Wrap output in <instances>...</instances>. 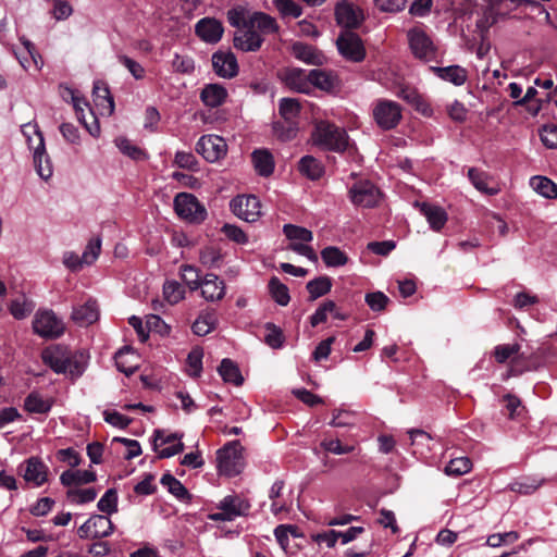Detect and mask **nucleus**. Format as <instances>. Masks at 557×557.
I'll return each mask as SVG.
<instances>
[{"label": "nucleus", "instance_id": "2", "mask_svg": "<svg viewBox=\"0 0 557 557\" xmlns=\"http://www.w3.org/2000/svg\"><path fill=\"white\" fill-rule=\"evenodd\" d=\"M312 141L322 150L343 153L348 148L349 136L345 128L329 121H320L312 132Z\"/></svg>", "mask_w": 557, "mask_h": 557}, {"label": "nucleus", "instance_id": "1", "mask_svg": "<svg viewBox=\"0 0 557 557\" xmlns=\"http://www.w3.org/2000/svg\"><path fill=\"white\" fill-rule=\"evenodd\" d=\"M277 30L278 25L274 17L264 12H253L248 16V26L235 32L233 45L243 52H256L264 41L263 35Z\"/></svg>", "mask_w": 557, "mask_h": 557}, {"label": "nucleus", "instance_id": "46", "mask_svg": "<svg viewBox=\"0 0 557 557\" xmlns=\"http://www.w3.org/2000/svg\"><path fill=\"white\" fill-rule=\"evenodd\" d=\"M273 132L282 141L292 140L298 133L297 121H275L273 123Z\"/></svg>", "mask_w": 557, "mask_h": 557}, {"label": "nucleus", "instance_id": "28", "mask_svg": "<svg viewBox=\"0 0 557 557\" xmlns=\"http://www.w3.org/2000/svg\"><path fill=\"white\" fill-rule=\"evenodd\" d=\"M99 318L97 301L89 299L85 304L73 308L72 319L79 325H90Z\"/></svg>", "mask_w": 557, "mask_h": 557}, {"label": "nucleus", "instance_id": "9", "mask_svg": "<svg viewBox=\"0 0 557 557\" xmlns=\"http://www.w3.org/2000/svg\"><path fill=\"white\" fill-rule=\"evenodd\" d=\"M339 54L347 61L359 63L366 58V48L360 36L351 30H343L336 39Z\"/></svg>", "mask_w": 557, "mask_h": 557}, {"label": "nucleus", "instance_id": "26", "mask_svg": "<svg viewBox=\"0 0 557 557\" xmlns=\"http://www.w3.org/2000/svg\"><path fill=\"white\" fill-rule=\"evenodd\" d=\"M545 483V478L539 475H522L510 482L507 488L521 495H532Z\"/></svg>", "mask_w": 557, "mask_h": 557}, {"label": "nucleus", "instance_id": "8", "mask_svg": "<svg viewBox=\"0 0 557 557\" xmlns=\"http://www.w3.org/2000/svg\"><path fill=\"white\" fill-rule=\"evenodd\" d=\"M372 115L376 125L381 129L391 131L394 129L401 121V107L396 101L380 99L373 107Z\"/></svg>", "mask_w": 557, "mask_h": 557}, {"label": "nucleus", "instance_id": "10", "mask_svg": "<svg viewBox=\"0 0 557 557\" xmlns=\"http://www.w3.org/2000/svg\"><path fill=\"white\" fill-rule=\"evenodd\" d=\"M232 212L239 219L253 223L261 215V202L255 195H240L234 197L230 202Z\"/></svg>", "mask_w": 557, "mask_h": 557}, {"label": "nucleus", "instance_id": "40", "mask_svg": "<svg viewBox=\"0 0 557 557\" xmlns=\"http://www.w3.org/2000/svg\"><path fill=\"white\" fill-rule=\"evenodd\" d=\"M116 147L119 150L129 159L134 161H146L149 159V154L146 150L137 145H134L128 138L120 137L115 139Z\"/></svg>", "mask_w": 557, "mask_h": 557}, {"label": "nucleus", "instance_id": "21", "mask_svg": "<svg viewBox=\"0 0 557 557\" xmlns=\"http://www.w3.org/2000/svg\"><path fill=\"white\" fill-rule=\"evenodd\" d=\"M437 78L450 83L454 86H462L468 79V71L461 65L430 66L429 69Z\"/></svg>", "mask_w": 557, "mask_h": 557}, {"label": "nucleus", "instance_id": "17", "mask_svg": "<svg viewBox=\"0 0 557 557\" xmlns=\"http://www.w3.org/2000/svg\"><path fill=\"white\" fill-rule=\"evenodd\" d=\"M224 33V27L221 21L214 17H202L195 25V34L203 42L214 45L218 44Z\"/></svg>", "mask_w": 557, "mask_h": 557}, {"label": "nucleus", "instance_id": "60", "mask_svg": "<svg viewBox=\"0 0 557 557\" xmlns=\"http://www.w3.org/2000/svg\"><path fill=\"white\" fill-rule=\"evenodd\" d=\"M221 232L225 235V237L238 245H246L248 243L247 234L237 225L225 223Z\"/></svg>", "mask_w": 557, "mask_h": 557}, {"label": "nucleus", "instance_id": "39", "mask_svg": "<svg viewBox=\"0 0 557 557\" xmlns=\"http://www.w3.org/2000/svg\"><path fill=\"white\" fill-rule=\"evenodd\" d=\"M530 184L533 189L546 199L557 198V184L550 178L542 175L531 177Z\"/></svg>", "mask_w": 557, "mask_h": 557}, {"label": "nucleus", "instance_id": "36", "mask_svg": "<svg viewBox=\"0 0 557 557\" xmlns=\"http://www.w3.org/2000/svg\"><path fill=\"white\" fill-rule=\"evenodd\" d=\"M88 521L92 529V539L108 537L114 532V524L108 516L91 515Z\"/></svg>", "mask_w": 557, "mask_h": 557}, {"label": "nucleus", "instance_id": "30", "mask_svg": "<svg viewBox=\"0 0 557 557\" xmlns=\"http://www.w3.org/2000/svg\"><path fill=\"white\" fill-rule=\"evenodd\" d=\"M53 406V399H45L39 392H30L24 399L23 408L28 413L47 414Z\"/></svg>", "mask_w": 557, "mask_h": 557}, {"label": "nucleus", "instance_id": "51", "mask_svg": "<svg viewBox=\"0 0 557 557\" xmlns=\"http://www.w3.org/2000/svg\"><path fill=\"white\" fill-rule=\"evenodd\" d=\"M182 280L189 287L190 290H197L201 286L202 278L200 271L190 264H183L181 267Z\"/></svg>", "mask_w": 557, "mask_h": 557}, {"label": "nucleus", "instance_id": "13", "mask_svg": "<svg viewBox=\"0 0 557 557\" xmlns=\"http://www.w3.org/2000/svg\"><path fill=\"white\" fill-rule=\"evenodd\" d=\"M278 77L292 91L310 94L309 72L299 67H286L278 74Z\"/></svg>", "mask_w": 557, "mask_h": 557}, {"label": "nucleus", "instance_id": "14", "mask_svg": "<svg viewBox=\"0 0 557 557\" xmlns=\"http://www.w3.org/2000/svg\"><path fill=\"white\" fill-rule=\"evenodd\" d=\"M212 67L214 73L222 78L231 79L238 74V62L232 51H215L212 57Z\"/></svg>", "mask_w": 557, "mask_h": 557}, {"label": "nucleus", "instance_id": "58", "mask_svg": "<svg viewBox=\"0 0 557 557\" xmlns=\"http://www.w3.org/2000/svg\"><path fill=\"white\" fill-rule=\"evenodd\" d=\"M101 251V238L95 237L91 238L87 246L85 247L83 255L81 256L83 259V262L86 265L92 264L99 257Z\"/></svg>", "mask_w": 557, "mask_h": 557}, {"label": "nucleus", "instance_id": "20", "mask_svg": "<svg viewBox=\"0 0 557 557\" xmlns=\"http://www.w3.org/2000/svg\"><path fill=\"white\" fill-rule=\"evenodd\" d=\"M310 89L318 88L325 92H334L341 87L338 75L333 71L313 69L309 71Z\"/></svg>", "mask_w": 557, "mask_h": 557}, {"label": "nucleus", "instance_id": "37", "mask_svg": "<svg viewBox=\"0 0 557 557\" xmlns=\"http://www.w3.org/2000/svg\"><path fill=\"white\" fill-rule=\"evenodd\" d=\"M468 178L474 188L482 194L494 196L499 193V188L488 186L487 181L490 175L484 171H481L476 168H470L468 170Z\"/></svg>", "mask_w": 557, "mask_h": 557}, {"label": "nucleus", "instance_id": "61", "mask_svg": "<svg viewBox=\"0 0 557 557\" xmlns=\"http://www.w3.org/2000/svg\"><path fill=\"white\" fill-rule=\"evenodd\" d=\"M163 296L171 305H175L184 298V292L178 282L166 281L163 285Z\"/></svg>", "mask_w": 557, "mask_h": 557}, {"label": "nucleus", "instance_id": "23", "mask_svg": "<svg viewBox=\"0 0 557 557\" xmlns=\"http://www.w3.org/2000/svg\"><path fill=\"white\" fill-rule=\"evenodd\" d=\"M23 478L35 486H41L48 480V467L38 457H30L26 461Z\"/></svg>", "mask_w": 557, "mask_h": 557}, {"label": "nucleus", "instance_id": "54", "mask_svg": "<svg viewBox=\"0 0 557 557\" xmlns=\"http://www.w3.org/2000/svg\"><path fill=\"white\" fill-rule=\"evenodd\" d=\"M131 352H133L132 348L128 346H124L121 349H119L114 355L116 369L120 372L124 373L126 376L133 375L137 370L136 364H128L127 361L125 360L126 355Z\"/></svg>", "mask_w": 557, "mask_h": 557}, {"label": "nucleus", "instance_id": "64", "mask_svg": "<svg viewBox=\"0 0 557 557\" xmlns=\"http://www.w3.org/2000/svg\"><path fill=\"white\" fill-rule=\"evenodd\" d=\"M543 145L548 149L557 148V125L546 124L540 131Z\"/></svg>", "mask_w": 557, "mask_h": 557}, {"label": "nucleus", "instance_id": "49", "mask_svg": "<svg viewBox=\"0 0 557 557\" xmlns=\"http://www.w3.org/2000/svg\"><path fill=\"white\" fill-rule=\"evenodd\" d=\"M300 109V103L294 98H282L278 102L280 115L286 121H296Z\"/></svg>", "mask_w": 557, "mask_h": 557}, {"label": "nucleus", "instance_id": "15", "mask_svg": "<svg viewBox=\"0 0 557 557\" xmlns=\"http://www.w3.org/2000/svg\"><path fill=\"white\" fill-rule=\"evenodd\" d=\"M42 362L57 374H66L70 363V351L66 347L57 345L41 352Z\"/></svg>", "mask_w": 557, "mask_h": 557}, {"label": "nucleus", "instance_id": "25", "mask_svg": "<svg viewBox=\"0 0 557 557\" xmlns=\"http://www.w3.org/2000/svg\"><path fill=\"white\" fill-rule=\"evenodd\" d=\"M228 96L226 88L218 83L206 84L200 91V100L206 107L218 108Z\"/></svg>", "mask_w": 557, "mask_h": 557}, {"label": "nucleus", "instance_id": "43", "mask_svg": "<svg viewBox=\"0 0 557 557\" xmlns=\"http://www.w3.org/2000/svg\"><path fill=\"white\" fill-rule=\"evenodd\" d=\"M268 289L273 300L280 306H287L290 296L288 287L278 277L272 276L268 283Z\"/></svg>", "mask_w": 557, "mask_h": 557}, {"label": "nucleus", "instance_id": "16", "mask_svg": "<svg viewBox=\"0 0 557 557\" xmlns=\"http://www.w3.org/2000/svg\"><path fill=\"white\" fill-rule=\"evenodd\" d=\"M34 133L37 135L38 144L34 147V165L38 173V175L47 181L49 180L53 174V168L51 160L46 151L45 146V138L40 129L37 127V125L34 126Z\"/></svg>", "mask_w": 557, "mask_h": 557}, {"label": "nucleus", "instance_id": "6", "mask_svg": "<svg viewBox=\"0 0 557 557\" xmlns=\"http://www.w3.org/2000/svg\"><path fill=\"white\" fill-rule=\"evenodd\" d=\"M184 434L174 432L166 434L163 429H156L152 434L151 445L152 449L157 451L159 459L171 458L181 454L185 446L182 442Z\"/></svg>", "mask_w": 557, "mask_h": 557}, {"label": "nucleus", "instance_id": "41", "mask_svg": "<svg viewBox=\"0 0 557 557\" xmlns=\"http://www.w3.org/2000/svg\"><path fill=\"white\" fill-rule=\"evenodd\" d=\"M218 319L214 311L202 312L191 325V331L197 336H205L215 329Z\"/></svg>", "mask_w": 557, "mask_h": 557}, {"label": "nucleus", "instance_id": "19", "mask_svg": "<svg viewBox=\"0 0 557 557\" xmlns=\"http://www.w3.org/2000/svg\"><path fill=\"white\" fill-rule=\"evenodd\" d=\"M216 508L219 510L226 511L231 520L234 521L237 517L248 516L251 504L242 495L230 494L220 500Z\"/></svg>", "mask_w": 557, "mask_h": 557}, {"label": "nucleus", "instance_id": "3", "mask_svg": "<svg viewBox=\"0 0 557 557\" xmlns=\"http://www.w3.org/2000/svg\"><path fill=\"white\" fill-rule=\"evenodd\" d=\"M244 468L243 446L238 440L226 443L216 451V469L228 478L238 475Z\"/></svg>", "mask_w": 557, "mask_h": 557}, {"label": "nucleus", "instance_id": "42", "mask_svg": "<svg viewBox=\"0 0 557 557\" xmlns=\"http://www.w3.org/2000/svg\"><path fill=\"white\" fill-rule=\"evenodd\" d=\"M92 95L97 106L104 107L106 102V107L109 110V113L111 114L114 111V99L106 82L96 81L92 87Z\"/></svg>", "mask_w": 557, "mask_h": 557}, {"label": "nucleus", "instance_id": "44", "mask_svg": "<svg viewBox=\"0 0 557 557\" xmlns=\"http://www.w3.org/2000/svg\"><path fill=\"white\" fill-rule=\"evenodd\" d=\"M321 258L326 267H343L348 262L347 255L336 246H327L321 250Z\"/></svg>", "mask_w": 557, "mask_h": 557}, {"label": "nucleus", "instance_id": "12", "mask_svg": "<svg viewBox=\"0 0 557 557\" xmlns=\"http://www.w3.org/2000/svg\"><path fill=\"white\" fill-rule=\"evenodd\" d=\"M379 197V188L368 180L355 183L349 189V198L355 206L373 208L377 205Z\"/></svg>", "mask_w": 557, "mask_h": 557}, {"label": "nucleus", "instance_id": "7", "mask_svg": "<svg viewBox=\"0 0 557 557\" xmlns=\"http://www.w3.org/2000/svg\"><path fill=\"white\" fill-rule=\"evenodd\" d=\"M407 39L410 51L416 59L423 62H430L436 58L437 47L422 28H410L407 32Z\"/></svg>", "mask_w": 557, "mask_h": 557}, {"label": "nucleus", "instance_id": "29", "mask_svg": "<svg viewBox=\"0 0 557 557\" xmlns=\"http://www.w3.org/2000/svg\"><path fill=\"white\" fill-rule=\"evenodd\" d=\"M252 163L256 172L263 177L273 174L275 163L272 153L268 149H256L251 153Z\"/></svg>", "mask_w": 557, "mask_h": 557}, {"label": "nucleus", "instance_id": "11", "mask_svg": "<svg viewBox=\"0 0 557 557\" xmlns=\"http://www.w3.org/2000/svg\"><path fill=\"white\" fill-rule=\"evenodd\" d=\"M195 149L206 161L213 163L226 156L227 145L223 137L209 134L198 139Z\"/></svg>", "mask_w": 557, "mask_h": 557}, {"label": "nucleus", "instance_id": "18", "mask_svg": "<svg viewBox=\"0 0 557 557\" xmlns=\"http://www.w3.org/2000/svg\"><path fill=\"white\" fill-rule=\"evenodd\" d=\"M335 18L341 27L345 28V30H350L361 25L363 14L359 9L355 8L354 4L342 2L338 3L335 9Z\"/></svg>", "mask_w": 557, "mask_h": 557}, {"label": "nucleus", "instance_id": "48", "mask_svg": "<svg viewBox=\"0 0 557 557\" xmlns=\"http://www.w3.org/2000/svg\"><path fill=\"white\" fill-rule=\"evenodd\" d=\"M264 329L267 331L264 343L273 349L282 348L285 342L282 329L272 322H267Z\"/></svg>", "mask_w": 557, "mask_h": 557}, {"label": "nucleus", "instance_id": "57", "mask_svg": "<svg viewBox=\"0 0 557 557\" xmlns=\"http://www.w3.org/2000/svg\"><path fill=\"white\" fill-rule=\"evenodd\" d=\"M9 309L14 319L23 320L33 311V304L25 298H17L11 301Z\"/></svg>", "mask_w": 557, "mask_h": 557}, {"label": "nucleus", "instance_id": "63", "mask_svg": "<svg viewBox=\"0 0 557 557\" xmlns=\"http://www.w3.org/2000/svg\"><path fill=\"white\" fill-rule=\"evenodd\" d=\"M364 301L372 311L380 312L386 308L389 298L382 292H372L366 294Z\"/></svg>", "mask_w": 557, "mask_h": 557}, {"label": "nucleus", "instance_id": "59", "mask_svg": "<svg viewBox=\"0 0 557 557\" xmlns=\"http://www.w3.org/2000/svg\"><path fill=\"white\" fill-rule=\"evenodd\" d=\"M289 534H292L295 537L298 536L297 527L292 524H280L274 529V536L280 546L284 550H287L289 543Z\"/></svg>", "mask_w": 557, "mask_h": 557}, {"label": "nucleus", "instance_id": "32", "mask_svg": "<svg viewBox=\"0 0 557 557\" xmlns=\"http://www.w3.org/2000/svg\"><path fill=\"white\" fill-rule=\"evenodd\" d=\"M420 210L426 218L430 227L435 232L441 231L447 222V213L442 207L422 203Z\"/></svg>", "mask_w": 557, "mask_h": 557}, {"label": "nucleus", "instance_id": "55", "mask_svg": "<svg viewBox=\"0 0 557 557\" xmlns=\"http://www.w3.org/2000/svg\"><path fill=\"white\" fill-rule=\"evenodd\" d=\"M274 5L282 17L297 18L302 14V8L294 0H274Z\"/></svg>", "mask_w": 557, "mask_h": 557}, {"label": "nucleus", "instance_id": "56", "mask_svg": "<svg viewBox=\"0 0 557 557\" xmlns=\"http://www.w3.org/2000/svg\"><path fill=\"white\" fill-rule=\"evenodd\" d=\"M203 350L200 347L193 348L186 358V363L190 368L189 375L199 377L202 372Z\"/></svg>", "mask_w": 557, "mask_h": 557}, {"label": "nucleus", "instance_id": "33", "mask_svg": "<svg viewBox=\"0 0 557 557\" xmlns=\"http://www.w3.org/2000/svg\"><path fill=\"white\" fill-rule=\"evenodd\" d=\"M398 97L405 100L416 111L423 114L424 116H430L433 112L431 106L416 89L401 88L400 91L398 92Z\"/></svg>", "mask_w": 557, "mask_h": 557}, {"label": "nucleus", "instance_id": "27", "mask_svg": "<svg viewBox=\"0 0 557 557\" xmlns=\"http://www.w3.org/2000/svg\"><path fill=\"white\" fill-rule=\"evenodd\" d=\"M297 170L302 176L310 181H318L325 173L323 163L311 154H306L300 158Z\"/></svg>", "mask_w": 557, "mask_h": 557}, {"label": "nucleus", "instance_id": "45", "mask_svg": "<svg viewBox=\"0 0 557 557\" xmlns=\"http://www.w3.org/2000/svg\"><path fill=\"white\" fill-rule=\"evenodd\" d=\"M119 496L116 488L112 487L104 492L101 498L98 500L97 508L104 516L110 517L117 512Z\"/></svg>", "mask_w": 557, "mask_h": 557}, {"label": "nucleus", "instance_id": "24", "mask_svg": "<svg viewBox=\"0 0 557 557\" xmlns=\"http://www.w3.org/2000/svg\"><path fill=\"white\" fill-rule=\"evenodd\" d=\"M290 52L297 60L310 65H322L325 60L321 51L302 41L294 42Z\"/></svg>", "mask_w": 557, "mask_h": 557}, {"label": "nucleus", "instance_id": "34", "mask_svg": "<svg viewBox=\"0 0 557 557\" xmlns=\"http://www.w3.org/2000/svg\"><path fill=\"white\" fill-rule=\"evenodd\" d=\"M96 480L97 474L91 470H65L60 475V482L63 486L88 484Z\"/></svg>", "mask_w": 557, "mask_h": 557}, {"label": "nucleus", "instance_id": "4", "mask_svg": "<svg viewBox=\"0 0 557 557\" xmlns=\"http://www.w3.org/2000/svg\"><path fill=\"white\" fill-rule=\"evenodd\" d=\"M175 213L180 219L200 224L207 219V209L198 198L189 193H178L173 200Z\"/></svg>", "mask_w": 557, "mask_h": 557}, {"label": "nucleus", "instance_id": "22", "mask_svg": "<svg viewBox=\"0 0 557 557\" xmlns=\"http://www.w3.org/2000/svg\"><path fill=\"white\" fill-rule=\"evenodd\" d=\"M199 288H201V295L207 301H219L225 296V283L214 273H207Z\"/></svg>", "mask_w": 557, "mask_h": 557}, {"label": "nucleus", "instance_id": "53", "mask_svg": "<svg viewBox=\"0 0 557 557\" xmlns=\"http://www.w3.org/2000/svg\"><path fill=\"white\" fill-rule=\"evenodd\" d=\"M199 260L202 265L209 269L219 268L222 261V253L219 249L207 246L200 250Z\"/></svg>", "mask_w": 557, "mask_h": 557}, {"label": "nucleus", "instance_id": "62", "mask_svg": "<svg viewBox=\"0 0 557 557\" xmlns=\"http://www.w3.org/2000/svg\"><path fill=\"white\" fill-rule=\"evenodd\" d=\"M226 16L230 25L238 28V30L248 26V17H246V10L243 7L230 9Z\"/></svg>", "mask_w": 557, "mask_h": 557}, {"label": "nucleus", "instance_id": "50", "mask_svg": "<svg viewBox=\"0 0 557 557\" xmlns=\"http://www.w3.org/2000/svg\"><path fill=\"white\" fill-rule=\"evenodd\" d=\"M283 233L293 243L296 240L309 243L313 238V234L310 230L294 224H285L283 226Z\"/></svg>", "mask_w": 557, "mask_h": 557}, {"label": "nucleus", "instance_id": "47", "mask_svg": "<svg viewBox=\"0 0 557 557\" xmlns=\"http://www.w3.org/2000/svg\"><path fill=\"white\" fill-rule=\"evenodd\" d=\"M472 468V461L468 457L453 458L444 469V472L454 478L468 473Z\"/></svg>", "mask_w": 557, "mask_h": 557}, {"label": "nucleus", "instance_id": "5", "mask_svg": "<svg viewBox=\"0 0 557 557\" xmlns=\"http://www.w3.org/2000/svg\"><path fill=\"white\" fill-rule=\"evenodd\" d=\"M34 333L46 339H55L63 335L65 326L51 309H39L33 319Z\"/></svg>", "mask_w": 557, "mask_h": 557}, {"label": "nucleus", "instance_id": "52", "mask_svg": "<svg viewBox=\"0 0 557 557\" xmlns=\"http://www.w3.org/2000/svg\"><path fill=\"white\" fill-rule=\"evenodd\" d=\"M336 304L333 300H325L315 309V311L310 315V324L312 327L318 326L321 323L326 322L327 314L335 311Z\"/></svg>", "mask_w": 557, "mask_h": 557}, {"label": "nucleus", "instance_id": "31", "mask_svg": "<svg viewBox=\"0 0 557 557\" xmlns=\"http://www.w3.org/2000/svg\"><path fill=\"white\" fill-rule=\"evenodd\" d=\"M160 483L180 502L187 504L191 502L193 495L172 473H164L161 476Z\"/></svg>", "mask_w": 557, "mask_h": 557}, {"label": "nucleus", "instance_id": "38", "mask_svg": "<svg viewBox=\"0 0 557 557\" xmlns=\"http://www.w3.org/2000/svg\"><path fill=\"white\" fill-rule=\"evenodd\" d=\"M333 281L327 275H321L310 280L306 288L309 293V300H315L326 294H329L332 289Z\"/></svg>", "mask_w": 557, "mask_h": 557}, {"label": "nucleus", "instance_id": "35", "mask_svg": "<svg viewBox=\"0 0 557 557\" xmlns=\"http://www.w3.org/2000/svg\"><path fill=\"white\" fill-rule=\"evenodd\" d=\"M218 372L225 383H231L235 386H240L244 377L236 362L230 358L222 359Z\"/></svg>", "mask_w": 557, "mask_h": 557}]
</instances>
